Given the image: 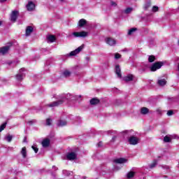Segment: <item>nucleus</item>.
Wrapping results in <instances>:
<instances>
[{"instance_id": "1", "label": "nucleus", "mask_w": 179, "mask_h": 179, "mask_svg": "<svg viewBox=\"0 0 179 179\" xmlns=\"http://www.w3.org/2000/svg\"><path fill=\"white\" fill-rule=\"evenodd\" d=\"M57 101H53L48 104V107H58L61 104H64L66 100H79L82 99V95H75L73 94H62L57 96Z\"/></svg>"}, {"instance_id": "2", "label": "nucleus", "mask_w": 179, "mask_h": 179, "mask_svg": "<svg viewBox=\"0 0 179 179\" xmlns=\"http://www.w3.org/2000/svg\"><path fill=\"white\" fill-rule=\"evenodd\" d=\"M163 65H164L163 62H157L150 67V69L151 72H156V71H157V69H160Z\"/></svg>"}, {"instance_id": "3", "label": "nucleus", "mask_w": 179, "mask_h": 179, "mask_svg": "<svg viewBox=\"0 0 179 179\" xmlns=\"http://www.w3.org/2000/svg\"><path fill=\"white\" fill-rule=\"evenodd\" d=\"M26 76V69L25 68H22L21 69L19 70L18 73L16 75L15 78L17 80H23Z\"/></svg>"}, {"instance_id": "4", "label": "nucleus", "mask_w": 179, "mask_h": 179, "mask_svg": "<svg viewBox=\"0 0 179 179\" xmlns=\"http://www.w3.org/2000/svg\"><path fill=\"white\" fill-rule=\"evenodd\" d=\"M88 34L89 33L87 31H83L80 32H78V31L73 32L71 36H73L76 38L78 37L84 38L85 37H87Z\"/></svg>"}, {"instance_id": "5", "label": "nucleus", "mask_w": 179, "mask_h": 179, "mask_svg": "<svg viewBox=\"0 0 179 179\" xmlns=\"http://www.w3.org/2000/svg\"><path fill=\"white\" fill-rule=\"evenodd\" d=\"M141 139L136 136H131L130 137H129L128 138V142L129 143V145H138V143H139Z\"/></svg>"}, {"instance_id": "6", "label": "nucleus", "mask_w": 179, "mask_h": 179, "mask_svg": "<svg viewBox=\"0 0 179 179\" xmlns=\"http://www.w3.org/2000/svg\"><path fill=\"white\" fill-rule=\"evenodd\" d=\"M83 48H85V44H83L82 45H80V47H78L77 49H76L75 50H73L70 52L69 56L70 57H73L75 55H78V54H79V52H80V51H82V50H83Z\"/></svg>"}, {"instance_id": "7", "label": "nucleus", "mask_w": 179, "mask_h": 179, "mask_svg": "<svg viewBox=\"0 0 179 179\" xmlns=\"http://www.w3.org/2000/svg\"><path fill=\"white\" fill-rule=\"evenodd\" d=\"M18 15H19V11L17 10L13 11L10 15V21L14 22H16V20H17Z\"/></svg>"}, {"instance_id": "8", "label": "nucleus", "mask_w": 179, "mask_h": 179, "mask_svg": "<svg viewBox=\"0 0 179 179\" xmlns=\"http://www.w3.org/2000/svg\"><path fill=\"white\" fill-rule=\"evenodd\" d=\"M105 41L106 43V44H108V45H115V44H117V41H115V39L113 38H106L105 39Z\"/></svg>"}, {"instance_id": "9", "label": "nucleus", "mask_w": 179, "mask_h": 179, "mask_svg": "<svg viewBox=\"0 0 179 179\" xmlns=\"http://www.w3.org/2000/svg\"><path fill=\"white\" fill-rule=\"evenodd\" d=\"M114 163H116L117 164H125V163L128 162V159L125 158H119L114 159Z\"/></svg>"}, {"instance_id": "10", "label": "nucleus", "mask_w": 179, "mask_h": 179, "mask_svg": "<svg viewBox=\"0 0 179 179\" xmlns=\"http://www.w3.org/2000/svg\"><path fill=\"white\" fill-rule=\"evenodd\" d=\"M35 8L36 4H34V3H33L32 1H29L27 4V10H29V12H32V10H34Z\"/></svg>"}, {"instance_id": "11", "label": "nucleus", "mask_w": 179, "mask_h": 179, "mask_svg": "<svg viewBox=\"0 0 179 179\" xmlns=\"http://www.w3.org/2000/svg\"><path fill=\"white\" fill-rule=\"evenodd\" d=\"M10 46L6 45L0 48V55H5L9 51Z\"/></svg>"}, {"instance_id": "12", "label": "nucleus", "mask_w": 179, "mask_h": 179, "mask_svg": "<svg viewBox=\"0 0 179 179\" xmlns=\"http://www.w3.org/2000/svg\"><path fill=\"white\" fill-rule=\"evenodd\" d=\"M33 31H34V28H33L31 26H27L25 30V36L29 37V36H30Z\"/></svg>"}, {"instance_id": "13", "label": "nucleus", "mask_w": 179, "mask_h": 179, "mask_svg": "<svg viewBox=\"0 0 179 179\" xmlns=\"http://www.w3.org/2000/svg\"><path fill=\"white\" fill-rule=\"evenodd\" d=\"M135 76L134 75L128 74L127 76L123 78V80H124V82H132Z\"/></svg>"}, {"instance_id": "14", "label": "nucleus", "mask_w": 179, "mask_h": 179, "mask_svg": "<svg viewBox=\"0 0 179 179\" xmlns=\"http://www.w3.org/2000/svg\"><path fill=\"white\" fill-rule=\"evenodd\" d=\"M50 138H45L43 140L41 145L43 148H48L50 146Z\"/></svg>"}, {"instance_id": "15", "label": "nucleus", "mask_w": 179, "mask_h": 179, "mask_svg": "<svg viewBox=\"0 0 179 179\" xmlns=\"http://www.w3.org/2000/svg\"><path fill=\"white\" fill-rule=\"evenodd\" d=\"M66 157L68 160H75L76 159V153L75 152H70L66 155Z\"/></svg>"}, {"instance_id": "16", "label": "nucleus", "mask_w": 179, "mask_h": 179, "mask_svg": "<svg viewBox=\"0 0 179 179\" xmlns=\"http://www.w3.org/2000/svg\"><path fill=\"white\" fill-rule=\"evenodd\" d=\"M87 24V21L85 19H81L78 21V27H83V26H85V24Z\"/></svg>"}, {"instance_id": "17", "label": "nucleus", "mask_w": 179, "mask_h": 179, "mask_svg": "<svg viewBox=\"0 0 179 179\" xmlns=\"http://www.w3.org/2000/svg\"><path fill=\"white\" fill-rule=\"evenodd\" d=\"M20 154L22 155L23 159H26V157H27V150L26 149V147L22 148Z\"/></svg>"}, {"instance_id": "18", "label": "nucleus", "mask_w": 179, "mask_h": 179, "mask_svg": "<svg viewBox=\"0 0 179 179\" xmlns=\"http://www.w3.org/2000/svg\"><path fill=\"white\" fill-rule=\"evenodd\" d=\"M115 73L117 75V78H121V68H120V65L115 66Z\"/></svg>"}, {"instance_id": "19", "label": "nucleus", "mask_w": 179, "mask_h": 179, "mask_svg": "<svg viewBox=\"0 0 179 179\" xmlns=\"http://www.w3.org/2000/svg\"><path fill=\"white\" fill-rule=\"evenodd\" d=\"M66 124H68V122L66 120H59L57 122V127H65V125H66Z\"/></svg>"}, {"instance_id": "20", "label": "nucleus", "mask_w": 179, "mask_h": 179, "mask_svg": "<svg viewBox=\"0 0 179 179\" xmlns=\"http://www.w3.org/2000/svg\"><path fill=\"white\" fill-rule=\"evenodd\" d=\"M148 68V65L145 64H141V66L138 67L139 72H145Z\"/></svg>"}, {"instance_id": "21", "label": "nucleus", "mask_w": 179, "mask_h": 179, "mask_svg": "<svg viewBox=\"0 0 179 179\" xmlns=\"http://www.w3.org/2000/svg\"><path fill=\"white\" fill-rule=\"evenodd\" d=\"M48 43H54L55 41V36L54 35H49L47 37Z\"/></svg>"}, {"instance_id": "22", "label": "nucleus", "mask_w": 179, "mask_h": 179, "mask_svg": "<svg viewBox=\"0 0 179 179\" xmlns=\"http://www.w3.org/2000/svg\"><path fill=\"white\" fill-rule=\"evenodd\" d=\"M149 113V108L146 107H143L141 109V113L143 114V115H146V114H148Z\"/></svg>"}, {"instance_id": "23", "label": "nucleus", "mask_w": 179, "mask_h": 179, "mask_svg": "<svg viewBox=\"0 0 179 179\" xmlns=\"http://www.w3.org/2000/svg\"><path fill=\"white\" fill-rule=\"evenodd\" d=\"M5 141H6L8 143L12 142V139H13V136L10 135V134H7L5 137H4Z\"/></svg>"}, {"instance_id": "24", "label": "nucleus", "mask_w": 179, "mask_h": 179, "mask_svg": "<svg viewBox=\"0 0 179 179\" xmlns=\"http://www.w3.org/2000/svg\"><path fill=\"white\" fill-rule=\"evenodd\" d=\"M166 83H167V81H166V79H159L157 81V84L159 85V86H164Z\"/></svg>"}, {"instance_id": "25", "label": "nucleus", "mask_w": 179, "mask_h": 179, "mask_svg": "<svg viewBox=\"0 0 179 179\" xmlns=\"http://www.w3.org/2000/svg\"><path fill=\"white\" fill-rule=\"evenodd\" d=\"M99 103H100V100L96 98H93L92 99L90 100V104L92 106H94L95 104H99Z\"/></svg>"}, {"instance_id": "26", "label": "nucleus", "mask_w": 179, "mask_h": 179, "mask_svg": "<svg viewBox=\"0 0 179 179\" xmlns=\"http://www.w3.org/2000/svg\"><path fill=\"white\" fill-rule=\"evenodd\" d=\"M71 72L69 71V70H64L62 73V76L64 78H69V76H71Z\"/></svg>"}, {"instance_id": "27", "label": "nucleus", "mask_w": 179, "mask_h": 179, "mask_svg": "<svg viewBox=\"0 0 179 179\" xmlns=\"http://www.w3.org/2000/svg\"><path fill=\"white\" fill-rule=\"evenodd\" d=\"M134 176H135V172H134L132 171H129L127 174V177L128 179L134 178Z\"/></svg>"}, {"instance_id": "28", "label": "nucleus", "mask_w": 179, "mask_h": 179, "mask_svg": "<svg viewBox=\"0 0 179 179\" xmlns=\"http://www.w3.org/2000/svg\"><path fill=\"white\" fill-rule=\"evenodd\" d=\"M156 166H157V160L155 159L152 162V163L149 165V168L150 169H155V167H156Z\"/></svg>"}, {"instance_id": "29", "label": "nucleus", "mask_w": 179, "mask_h": 179, "mask_svg": "<svg viewBox=\"0 0 179 179\" xmlns=\"http://www.w3.org/2000/svg\"><path fill=\"white\" fill-rule=\"evenodd\" d=\"M173 140V138H171V136H166L164 138V142H166V143H169V142H171V141Z\"/></svg>"}, {"instance_id": "30", "label": "nucleus", "mask_w": 179, "mask_h": 179, "mask_svg": "<svg viewBox=\"0 0 179 179\" xmlns=\"http://www.w3.org/2000/svg\"><path fill=\"white\" fill-rule=\"evenodd\" d=\"M150 6H152V3H150V1H147L144 5V9L145 10H148V9L150 8Z\"/></svg>"}, {"instance_id": "31", "label": "nucleus", "mask_w": 179, "mask_h": 179, "mask_svg": "<svg viewBox=\"0 0 179 179\" xmlns=\"http://www.w3.org/2000/svg\"><path fill=\"white\" fill-rule=\"evenodd\" d=\"M156 60V57L155 55H150L148 57V62H155Z\"/></svg>"}, {"instance_id": "32", "label": "nucleus", "mask_w": 179, "mask_h": 179, "mask_svg": "<svg viewBox=\"0 0 179 179\" xmlns=\"http://www.w3.org/2000/svg\"><path fill=\"white\" fill-rule=\"evenodd\" d=\"M7 122H4L3 123L1 126H0V132H2L3 131V129H5L6 128V125H7Z\"/></svg>"}, {"instance_id": "33", "label": "nucleus", "mask_w": 179, "mask_h": 179, "mask_svg": "<svg viewBox=\"0 0 179 179\" xmlns=\"http://www.w3.org/2000/svg\"><path fill=\"white\" fill-rule=\"evenodd\" d=\"M134 10V8L129 7L127 8H126L124 10V13H126L127 15H128L129 13H131V12H132V10Z\"/></svg>"}, {"instance_id": "34", "label": "nucleus", "mask_w": 179, "mask_h": 179, "mask_svg": "<svg viewBox=\"0 0 179 179\" xmlns=\"http://www.w3.org/2000/svg\"><path fill=\"white\" fill-rule=\"evenodd\" d=\"M135 31H136V28H131L128 31V35L131 36V34H133L134 33H135Z\"/></svg>"}, {"instance_id": "35", "label": "nucleus", "mask_w": 179, "mask_h": 179, "mask_svg": "<svg viewBox=\"0 0 179 179\" xmlns=\"http://www.w3.org/2000/svg\"><path fill=\"white\" fill-rule=\"evenodd\" d=\"M162 169H164V170H166V171H170V166L167 165H161Z\"/></svg>"}, {"instance_id": "36", "label": "nucleus", "mask_w": 179, "mask_h": 179, "mask_svg": "<svg viewBox=\"0 0 179 179\" xmlns=\"http://www.w3.org/2000/svg\"><path fill=\"white\" fill-rule=\"evenodd\" d=\"M166 114L169 117H171V115H174V112L173 111V110H168Z\"/></svg>"}, {"instance_id": "37", "label": "nucleus", "mask_w": 179, "mask_h": 179, "mask_svg": "<svg viewBox=\"0 0 179 179\" xmlns=\"http://www.w3.org/2000/svg\"><path fill=\"white\" fill-rule=\"evenodd\" d=\"M51 122H52V120L50 118L46 120V125H51Z\"/></svg>"}, {"instance_id": "38", "label": "nucleus", "mask_w": 179, "mask_h": 179, "mask_svg": "<svg viewBox=\"0 0 179 179\" xmlns=\"http://www.w3.org/2000/svg\"><path fill=\"white\" fill-rule=\"evenodd\" d=\"M120 58H121V55H120L119 53H115V59H120Z\"/></svg>"}, {"instance_id": "39", "label": "nucleus", "mask_w": 179, "mask_h": 179, "mask_svg": "<svg viewBox=\"0 0 179 179\" xmlns=\"http://www.w3.org/2000/svg\"><path fill=\"white\" fill-rule=\"evenodd\" d=\"M159 10V7L155 6L152 7V12H157Z\"/></svg>"}, {"instance_id": "40", "label": "nucleus", "mask_w": 179, "mask_h": 179, "mask_svg": "<svg viewBox=\"0 0 179 179\" xmlns=\"http://www.w3.org/2000/svg\"><path fill=\"white\" fill-rule=\"evenodd\" d=\"M172 139H179V136L177 134L171 135Z\"/></svg>"}, {"instance_id": "41", "label": "nucleus", "mask_w": 179, "mask_h": 179, "mask_svg": "<svg viewBox=\"0 0 179 179\" xmlns=\"http://www.w3.org/2000/svg\"><path fill=\"white\" fill-rule=\"evenodd\" d=\"M33 150H34L35 153H37L38 152V148L35 147L34 145L32 146Z\"/></svg>"}, {"instance_id": "42", "label": "nucleus", "mask_w": 179, "mask_h": 179, "mask_svg": "<svg viewBox=\"0 0 179 179\" xmlns=\"http://www.w3.org/2000/svg\"><path fill=\"white\" fill-rule=\"evenodd\" d=\"M36 122V120H30L27 122V124H29V125H31Z\"/></svg>"}, {"instance_id": "43", "label": "nucleus", "mask_w": 179, "mask_h": 179, "mask_svg": "<svg viewBox=\"0 0 179 179\" xmlns=\"http://www.w3.org/2000/svg\"><path fill=\"white\" fill-rule=\"evenodd\" d=\"M110 5L111 6H117V3H115V1H111Z\"/></svg>"}, {"instance_id": "44", "label": "nucleus", "mask_w": 179, "mask_h": 179, "mask_svg": "<svg viewBox=\"0 0 179 179\" xmlns=\"http://www.w3.org/2000/svg\"><path fill=\"white\" fill-rule=\"evenodd\" d=\"M98 148H101L103 146V143L101 141L97 144Z\"/></svg>"}, {"instance_id": "45", "label": "nucleus", "mask_w": 179, "mask_h": 179, "mask_svg": "<svg viewBox=\"0 0 179 179\" xmlns=\"http://www.w3.org/2000/svg\"><path fill=\"white\" fill-rule=\"evenodd\" d=\"M115 139H117V136H113L112 138L111 142H115Z\"/></svg>"}, {"instance_id": "46", "label": "nucleus", "mask_w": 179, "mask_h": 179, "mask_svg": "<svg viewBox=\"0 0 179 179\" xmlns=\"http://www.w3.org/2000/svg\"><path fill=\"white\" fill-rule=\"evenodd\" d=\"M23 143H27V137L24 138Z\"/></svg>"}, {"instance_id": "47", "label": "nucleus", "mask_w": 179, "mask_h": 179, "mask_svg": "<svg viewBox=\"0 0 179 179\" xmlns=\"http://www.w3.org/2000/svg\"><path fill=\"white\" fill-rule=\"evenodd\" d=\"M8 0H0V3H3V2H6Z\"/></svg>"}, {"instance_id": "48", "label": "nucleus", "mask_w": 179, "mask_h": 179, "mask_svg": "<svg viewBox=\"0 0 179 179\" xmlns=\"http://www.w3.org/2000/svg\"><path fill=\"white\" fill-rule=\"evenodd\" d=\"M129 132V131L128 130H125L124 131H122L123 134H128Z\"/></svg>"}, {"instance_id": "49", "label": "nucleus", "mask_w": 179, "mask_h": 179, "mask_svg": "<svg viewBox=\"0 0 179 179\" xmlns=\"http://www.w3.org/2000/svg\"><path fill=\"white\" fill-rule=\"evenodd\" d=\"M45 51H47V49H45V48L42 49V52H45Z\"/></svg>"}, {"instance_id": "50", "label": "nucleus", "mask_w": 179, "mask_h": 179, "mask_svg": "<svg viewBox=\"0 0 179 179\" xmlns=\"http://www.w3.org/2000/svg\"><path fill=\"white\" fill-rule=\"evenodd\" d=\"M52 169H54L55 170H58V169L55 166H53Z\"/></svg>"}, {"instance_id": "51", "label": "nucleus", "mask_w": 179, "mask_h": 179, "mask_svg": "<svg viewBox=\"0 0 179 179\" xmlns=\"http://www.w3.org/2000/svg\"><path fill=\"white\" fill-rule=\"evenodd\" d=\"M2 24V21H0V26H1Z\"/></svg>"}, {"instance_id": "52", "label": "nucleus", "mask_w": 179, "mask_h": 179, "mask_svg": "<svg viewBox=\"0 0 179 179\" xmlns=\"http://www.w3.org/2000/svg\"><path fill=\"white\" fill-rule=\"evenodd\" d=\"M10 65H15V63H10Z\"/></svg>"}, {"instance_id": "53", "label": "nucleus", "mask_w": 179, "mask_h": 179, "mask_svg": "<svg viewBox=\"0 0 179 179\" xmlns=\"http://www.w3.org/2000/svg\"><path fill=\"white\" fill-rule=\"evenodd\" d=\"M64 174H65V173H66V171H63Z\"/></svg>"}, {"instance_id": "54", "label": "nucleus", "mask_w": 179, "mask_h": 179, "mask_svg": "<svg viewBox=\"0 0 179 179\" xmlns=\"http://www.w3.org/2000/svg\"><path fill=\"white\" fill-rule=\"evenodd\" d=\"M83 179H86V176H83Z\"/></svg>"}, {"instance_id": "55", "label": "nucleus", "mask_w": 179, "mask_h": 179, "mask_svg": "<svg viewBox=\"0 0 179 179\" xmlns=\"http://www.w3.org/2000/svg\"><path fill=\"white\" fill-rule=\"evenodd\" d=\"M108 134H111V131H108Z\"/></svg>"}, {"instance_id": "56", "label": "nucleus", "mask_w": 179, "mask_h": 179, "mask_svg": "<svg viewBox=\"0 0 179 179\" xmlns=\"http://www.w3.org/2000/svg\"><path fill=\"white\" fill-rule=\"evenodd\" d=\"M164 178H167V176H164Z\"/></svg>"}, {"instance_id": "57", "label": "nucleus", "mask_w": 179, "mask_h": 179, "mask_svg": "<svg viewBox=\"0 0 179 179\" xmlns=\"http://www.w3.org/2000/svg\"><path fill=\"white\" fill-rule=\"evenodd\" d=\"M60 1H64V0H60Z\"/></svg>"}]
</instances>
